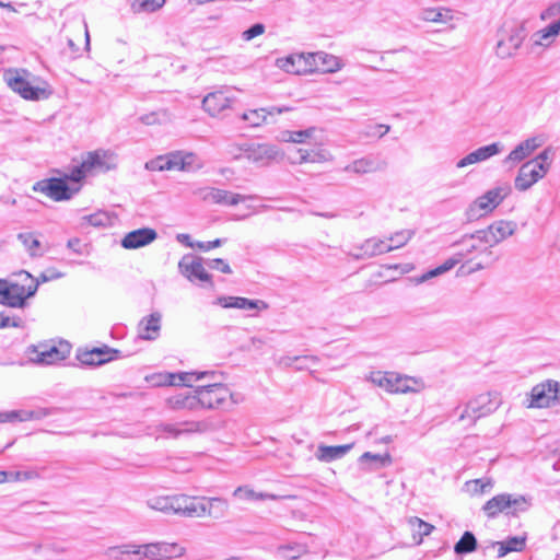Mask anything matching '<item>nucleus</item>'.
Wrapping results in <instances>:
<instances>
[{"mask_svg":"<svg viewBox=\"0 0 560 560\" xmlns=\"http://www.w3.org/2000/svg\"><path fill=\"white\" fill-rule=\"evenodd\" d=\"M39 280L26 270H20L10 279H0V303L10 307H22L26 299L38 289Z\"/></svg>","mask_w":560,"mask_h":560,"instance_id":"obj_1","label":"nucleus"},{"mask_svg":"<svg viewBox=\"0 0 560 560\" xmlns=\"http://www.w3.org/2000/svg\"><path fill=\"white\" fill-rule=\"evenodd\" d=\"M176 513L186 517L222 518L229 508L226 500L222 498H196L185 494L177 495Z\"/></svg>","mask_w":560,"mask_h":560,"instance_id":"obj_2","label":"nucleus"},{"mask_svg":"<svg viewBox=\"0 0 560 560\" xmlns=\"http://www.w3.org/2000/svg\"><path fill=\"white\" fill-rule=\"evenodd\" d=\"M366 380L389 394L419 393L424 388L421 380L396 372L372 371Z\"/></svg>","mask_w":560,"mask_h":560,"instance_id":"obj_3","label":"nucleus"},{"mask_svg":"<svg viewBox=\"0 0 560 560\" xmlns=\"http://www.w3.org/2000/svg\"><path fill=\"white\" fill-rule=\"evenodd\" d=\"M215 372V378L205 377L210 383L194 387L197 409H218L225 405L233 394L228 385L219 381L220 374Z\"/></svg>","mask_w":560,"mask_h":560,"instance_id":"obj_4","label":"nucleus"},{"mask_svg":"<svg viewBox=\"0 0 560 560\" xmlns=\"http://www.w3.org/2000/svg\"><path fill=\"white\" fill-rule=\"evenodd\" d=\"M231 152L235 159H246L258 166H267L282 159V151L272 143L244 142L232 145Z\"/></svg>","mask_w":560,"mask_h":560,"instance_id":"obj_5","label":"nucleus"},{"mask_svg":"<svg viewBox=\"0 0 560 560\" xmlns=\"http://www.w3.org/2000/svg\"><path fill=\"white\" fill-rule=\"evenodd\" d=\"M530 506V499L522 494L500 493L492 497L482 505V512L488 518H495L499 514L517 515L526 512Z\"/></svg>","mask_w":560,"mask_h":560,"instance_id":"obj_6","label":"nucleus"},{"mask_svg":"<svg viewBox=\"0 0 560 560\" xmlns=\"http://www.w3.org/2000/svg\"><path fill=\"white\" fill-rule=\"evenodd\" d=\"M550 168L549 150H544L535 159L522 164L514 179V187L518 191H526L538 180L545 177Z\"/></svg>","mask_w":560,"mask_h":560,"instance_id":"obj_7","label":"nucleus"},{"mask_svg":"<svg viewBox=\"0 0 560 560\" xmlns=\"http://www.w3.org/2000/svg\"><path fill=\"white\" fill-rule=\"evenodd\" d=\"M511 191L512 188L508 183L497 185L487 190L483 195L476 198L467 208L466 215L468 220H477L491 213L502 203Z\"/></svg>","mask_w":560,"mask_h":560,"instance_id":"obj_8","label":"nucleus"},{"mask_svg":"<svg viewBox=\"0 0 560 560\" xmlns=\"http://www.w3.org/2000/svg\"><path fill=\"white\" fill-rule=\"evenodd\" d=\"M30 73L23 69H9L4 71L3 79L8 86L25 100L39 101L49 96V92L39 86H34L28 80Z\"/></svg>","mask_w":560,"mask_h":560,"instance_id":"obj_9","label":"nucleus"},{"mask_svg":"<svg viewBox=\"0 0 560 560\" xmlns=\"http://www.w3.org/2000/svg\"><path fill=\"white\" fill-rule=\"evenodd\" d=\"M500 400L495 394L482 393L471 398L465 405L464 410L458 416L459 422L474 425L482 417L489 416L498 409Z\"/></svg>","mask_w":560,"mask_h":560,"instance_id":"obj_10","label":"nucleus"},{"mask_svg":"<svg viewBox=\"0 0 560 560\" xmlns=\"http://www.w3.org/2000/svg\"><path fill=\"white\" fill-rule=\"evenodd\" d=\"M524 27L517 24H504L498 32L494 54L500 59H509L516 55L524 42Z\"/></svg>","mask_w":560,"mask_h":560,"instance_id":"obj_11","label":"nucleus"},{"mask_svg":"<svg viewBox=\"0 0 560 560\" xmlns=\"http://www.w3.org/2000/svg\"><path fill=\"white\" fill-rule=\"evenodd\" d=\"M215 375L217 374L214 371H194L179 373L160 372L147 376L145 381L154 387L179 385L194 387L192 384L195 382L201 381L205 377L215 378Z\"/></svg>","mask_w":560,"mask_h":560,"instance_id":"obj_12","label":"nucleus"},{"mask_svg":"<svg viewBox=\"0 0 560 560\" xmlns=\"http://www.w3.org/2000/svg\"><path fill=\"white\" fill-rule=\"evenodd\" d=\"M195 195L205 202L224 207H234L248 200L258 199V196L256 195H242L214 187L200 188L195 191Z\"/></svg>","mask_w":560,"mask_h":560,"instance_id":"obj_13","label":"nucleus"},{"mask_svg":"<svg viewBox=\"0 0 560 560\" xmlns=\"http://www.w3.org/2000/svg\"><path fill=\"white\" fill-rule=\"evenodd\" d=\"M276 65L287 73L307 74L316 71V57L315 52L292 54L278 58Z\"/></svg>","mask_w":560,"mask_h":560,"instance_id":"obj_14","label":"nucleus"},{"mask_svg":"<svg viewBox=\"0 0 560 560\" xmlns=\"http://www.w3.org/2000/svg\"><path fill=\"white\" fill-rule=\"evenodd\" d=\"M33 190L44 194L54 201H66L70 200L79 188L72 189L65 179L51 177L36 182Z\"/></svg>","mask_w":560,"mask_h":560,"instance_id":"obj_15","label":"nucleus"},{"mask_svg":"<svg viewBox=\"0 0 560 560\" xmlns=\"http://www.w3.org/2000/svg\"><path fill=\"white\" fill-rule=\"evenodd\" d=\"M207 428L206 421L187 420L176 423L162 422L155 427V432L161 438L177 439L184 434L202 433Z\"/></svg>","mask_w":560,"mask_h":560,"instance_id":"obj_16","label":"nucleus"},{"mask_svg":"<svg viewBox=\"0 0 560 560\" xmlns=\"http://www.w3.org/2000/svg\"><path fill=\"white\" fill-rule=\"evenodd\" d=\"M32 362L37 364H54L65 360L70 353V345L68 342H60L57 346H39L31 347L28 349Z\"/></svg>","mask_w":560,"mask_h":560,"instance_id":"obj_17","label":"nucleus"},{"mask_svg":"<svg viewBox=\"0 0 560 560\" xmlns=\"http://www.w3.org/2000/svg\"><path fill=\"white\" fill-rule=\"evenodd\" d=\"M559 383L547 380L534 386L528 395V408H546L549 407L558 397Z\"/></svg>","mask_w":560,"mask_h":560,"instance_id":"obj_18","label":"nucleus"},{"mask_svg":"<svg viewBox=\"0 0 560 560\" xmlns=\"http://www.w3.org/2000/svg\"><path fill=\"white\" fill-rule=\"evenodd\" d=\"M236 101V96L229 88H222L208 93L202 100V108L211 117L219 116L222 112L230 108Z\"/></svg>","mask_w":560,"mask_h":560,"instance_id":"obj_19","label":"nucleus"},{"mask_svg":"<svg viewBox=\"0 0 560 560\" xmlns=\"http://www.w3.org/2000/svg\"><path fill=\"white\" fill-rule=\"evenodd\" d=\"M117 167V155L109 150H95L88 152L83 158V168L91 174L105 173Z\"/></svg>","mask_w":560,"mask_h":560,"instance_id":"obj_20","label":"nucleus"},{"mask_svg":"<svg viewBox=\"0 0 560 560\" xmlns=\"http://www.w3.org/2000/svg\"><path fill=\"white\" fill-rule=\"evenodd\" d=\"M186 553V548L177 542L154 541L148 542L144 557L148 560H166L180 558Z\"/></svg>","mask_w":560,"mask_h":560,"instance_id":"obj_21","label":"nucleus"},{"mask_svg":"<svg viewBox=\"0 0 560 560\" xmlns=\"http://www.w3.org/2000/svg\"><path fill=\"white\" fill-rule=\"evenodd\" d=\"M179 272L189 281L209 282L211 276L203 266V259L194 255H185L178 262Z\"/></svg>","mask_w":560,"mask_h":560,"instance_id":"obj_22","label":"nucleus"},{"mask_svg":"<svg viewBox=\"0 0 560 560\" xmlns=\"http://www.w3.org/2000/svg\"><path fill=\"white\" fill-rule=\"evenodd\" d=\"M544 141L542 136H535L520 142L504 159V164L513 166L524 161L541 147Z\"/></svg>","mask_w":560,"mask_h":560,"instance_id":"obj_23","label":"nucleus"},{"mask_svg":"<svg viewBox=\"0 0 560 560\" xmlns=\"http://www.w3.org/2000/svg\"><path fill=\"white\" fill-rule=\"evenodd\" d=\"M502 151V145L499 142H493L488 145L480 147L475 151L468 153L456 163L457 168H465L469 165L486 162L492 156L499 154Z\"/></svg>","mask_w":560,"mask_h":560,"instance_id":"obj_24","label":"nucleus"},{"mask_svg":"<svg viewBox=\"0 0 560 560\" xmlns=\"http://www.w3.org/2000/svg\"><path fill=\"white\" fill-rule=\"evenodd\" d=\"M291 108L288 106H270L268 108H257L244 112L241 119L246 121L249 127H260L268 122L269 116L280 115L289 112Z\"/></svg>","mask_w":560,"mask_h":560,"instance_id":"obj_25","label":"nucleus"},{"mask_svg":"<svg viewBox=\"0 0 560 560\" xmlns=\"http://www.w3.org/2000/svg\"><path fill=\"white\" fill-rule=\"evenodd\" d=\"M156 237L155 230L142 228L127 233L121 240V246L126 249H137L151 244Z\"/></svg>","mask_w":560,"mask_h":560,"instance_id":"obj_26","label":"nucleus"},{"mask_svg":"<svg viewBox=\"0 0 560 560\" xmlns=\"http://www.w3.org/2000/svg\"><path fill=\"white\" fill-rule=\"evenodd\" d=\"M358 249L359 252L349 253L354 259L372 258L390 252V247H387V241L378 237L365 240Z\"/></svg>","mask_w":560,"mask_h":560,"instance_id":"obj_27","label":"nucleus"},{"mask_svg":"<svg viewBox=\"0 0 560 560\" xmlns=\"http://www.w3.org/2000/svg\"><path fill=\"white\" fill-rule=\"evenodd\" d=\"M52 415L51 409L37 408L34 410H10L0 412V423L5 422H24L30 420H39Z\"/></svg>","mask_w":560,"mask_h":560,"instance_id":"obj_28","label":"nucleus"},{"mask_svg":"<svg viewBox=\"0 0 560 560\" xmlns=\"http://www.w3.org/2000/svg\"><path fill=\"white\" fill-rule=\"evenodd\" d=\"M162 315L153 312L138 324V337L143 340H155L160 336Z\"/></svg>","mask_w":560,"mask_h":560,"instance_id":"obj_29","label":"nucleus"},{"mask_svg":"<svg viewBox=\"0 0 560 560\" xmlns=\"http://www.w3.org/2000/svg\"><path fill=\"white\" fill-rule=\"evenodd\" d=\"M560 34V20L551 21L546 27L530 36L533 47H549Z\"/></svg>","mask_w":560,"mask_h":560,"instance_id":"obj_30","label":"nucleus"},{"mask_svg":"<svg viewBox=\"0 0 560 560\" xmlns=\"http://www.w3.org/2000/svg\"><path fill=\"white\" fill-rule=\"evenodd\" d=\"M218 303L224 308L267 310L268 304L261 300H249L242 296H221Z\"/></svg>","mask_w":560,"mask_h":560,"instance_id":"obj_31","label":"nucleus"},{"mask_svg":"<svg viewBox=\"0 0 560 560\" xmlns=\"http://www.w3.org/2000/svg\"><path fill=\"white\" fill-rule=\"evenodd\" d=\"M113 353H118L108 347L93 348L78 355L79 361L84 365H101L114 359Z\"/></svg>","mask_w":560,"mask_h":560,"instance_id":"obj_32","label":"nucleus"},{"mask_svg":"<svg viewBox=\"0 0 560 560\" xmlns=\"http://www.w3.org/2000/svg\"><path fill=\"white\" fill-rule=\"evenodd\" d=\"M165 405L170 410H188L195 411L197 410L196 395L195 390L189 393H177L175 395L170 396L165 400Z\"/></svg>","mask_w":560,"mask_h":560,"instance_id":"obj_33","label":"nucleus"},{"mask_svg":"<svg viewBox=\"0 0 560 560\" xmlns=\"http://www.w3.org/2000/svg\"><path fill=\"white\" fill-rule=\"evenodd\" d=\"M352 447L353 443L336 446L320 444L317 447L315 456L319 462L331 463L336 459L342 458Z\"/></svg>","mask_w":560,"mask_h":560,"instance_id":"obj_34","label":"nucleus"},{"mask_svg":"<svg viewBox=\"0 0 560 560\" xmlns=\"http://www.w3.org/2000/svg\"><path fill=\"white\" fill-rule=\"evenodd\" d=\"M296 154L298 156L293 159L294 163H324L332 160L330 152L323 148L313 150L299 149Z\"/></svg>","mask_w":560,"mask_h":560,"instance_id":"obj_35","label":"nucleus"},{"mask_svg":"<svg viewBox=\"0 0 560 560\" xmlns=\"http://www.w3.org/2000/svg\"><path fill=\"white\" fill-rule=\"evenodd\" d=\"M18 240L23 245L25 252L32 258H38L44 256L42 243L34 232H22L16 235Z\"/></svg>","mask_w":560,"mask_h":560,"instance_id":"obj_36","label":"nucleus"},{"mask_svg":"<svg viewBox=\"0 0 560 560\" xmlns=\"http://www.w3.org/2000/svg\"><path fill=\"white\" fill-rule=\"evenodd\" d=\"M526 540H527V535L523 534L521 536L508 537L503 541L495 542V546H498L499 557H503L510 552L522 551L526 546Z\"/></svg>","mask_w":560,"mask_h":560,"instance_id":"obj_37","label":"nucleus"},{"mask_svg":"<svg viewBox=\"0 0 560 560\" xmlns=\"http://www.w3.org/2000/svg\"><path fill=\"white\" fill-rule=\"evenodd\" d=\"M456 256L457 257H452V258L447 259L446 261H444L441 266L433 268V269L424 272L420 277L416 278V283H423L425 281H429L432 278L439 277V276L445 273L446 271L451 270L452 268H454L464 258L463 254H457Z\"/></svg>","mask_w":560,"mask_h":560,"instance_id":"obj_38","label":"nucleus"},{"mask_svg":"<svg viewBox=\"0 0 560 560\" xmlns=\"http://www.w3.org/2000/svg\"><path fill=\"white\" fill-rule=\"evenodd\" d=\"M456 256L457 257H452V258L447 259L446 261H444L441 266L433 268V269L424 272L420 277L416 278V283H423L425 281H429L432 278L439 277V276L445 273L446 271L451 270L452 268H454L464 258L463 254H457Z\"/></svg>","mask_w":560,"mask_h":560,"instance_id":"obj_39","label":"nucleus"},{"mask_svg":"<svg viewBox=\"0 0 560 560\" xmlns=\"http://www.w3.org/2000/svg\"><path fill=\"white\" fill-rule=\"evenodd\" d=\"M177 501V495L155 497L149 499L147 504L152 510L164 513L173 512L175 514Z\"/></svg>","mask_w":560,"mask_h":560,"instance_id":"obj_40","label":"nucleus"},{"mask_svg":"<svg viewBox=\"0 0 560 560\" xmlns=\"http://www.w3.org/2000/svg\"><path fill=\"white\" fill-rule=\"evenodd\" d=\"M378 170L380 166L377 162L371 158L358 159L345 167V172L354 173L359 175L376 172Z\"/></svg>","mask_w":560,"mask_h":560,"instance_id":"obj_41","label":"nucleus"},{"mask_svg":"<svg viewBox=\"0 0 560 560\" xmlns=\"http://www.w3.org/2000/svg\"><path fill=\"white\" fill-rule=\"evenodd\" d=\"M421 19L428 22L434 23H447L453 19L452 11L450 9H424L421 12Z\"/></svg>","mask_w":560,"mask_h":560,"instance_id":"obj_42","label":"nucleus"},{"mask_svg":"<svg viewBox=\"0 0 560 560\" xmlns=\"http://www.w3.org/2000/svg\"><path fill=\"white\" fill-rule=\"evenodd\" d=\"M415 230L404 229L393 233L387 241V247H390V252L404 247L413 236Z\"/></svg>","mask_w":560,"mask_h":560,"instance_id":"obj_43","label":"nucleus"},{"mask_svg":"<svg viewBox=\"0 0 560 560\" xmlns=\"http://www.w3.org/2000/svg\"><path fill=\"white\" fill-rule=\"evenodd\" d=\"M494 232L499 242L513 235L517 229V224L514 221L499 220L489 225Z\"/></svg>","mask_w":560,"mask_h":560,"instance_id":"obj_44","label":"nucleus"},{"mask_svg":"<svg viewBox=\"0 0 560 560\" xmlns=\"http://www.w3.org/2000/svg\"><path fill=\"white\" fill-rule=\"evenodd\" d=\"M316 57V71L319 70V62L323 65L322 71L325 72H335L341 69V61L339 58L328 55L326 52L319 51L315 52Z\"/></svg>","mask_w":560,"mask_h":560,"instance_id":"obj_45","label":"nucleus"},{"mask_svg":"<svg viewBox=\"0 0 560 560\" xmlns=\"http://www.w3.org/2000/svg\"><path fill=\"white\" fill-rule=\"evenodd\" d=\"M166 0H131L130 8L133 13H153L160 10Z\"/></svg>","mask_w":560,"mask_h":560,"instance_id":"obj_46","label":"nucleus"},{"mask_svg":"<svg viewBox=\"0 0 560 560\" xmlns=\"http://www.w3.org/2000/svg\"><path fill=\"white\" fill-rule=\"evenodd\" d=\"M465 487L471 495H481L491 491L493 481L489 478H479L467 481Z\"/></svg>","mask_w":560,"mask_h":560,"instance_id":"obj_47","label":"nucleus"},{"mask_svg":"<svg viewBox=\"0 0 560 560\" xmlns=\"http://www.w3.org/2000/svg\"><path fill=\"white\" fill-rule=\"evenodd\" d=\"M144 167L151 172L173 171L174 165L171 153L159 155L155 159L148 161Z\"/></svg>","mask_w":560,"mask_h":560,"instance_id":"obj_48","label":"nucleus"},{"mask_svg":"<svg viewBox=\"0 0 560 560\" xmlns=\"http://www.w3.org/2000/svg\"><path fill=\"white\" fill-rule=\"evenodd\" d=\"M475 240L479 241L482 244V248L485 249V252H487V255H491L489 248L500 243L490 226H488L485 230L477 231L475 233Z\"/></svg>","mask_w":560,"mask_h":560,"instance_id":"obj_49","label":"nucleus"},{"mask_svg":"<svg viewBox=\"0 0 560 560\" xmlns=\"http://www.w3.org/2000/svg\"><path fill=\"white\" fill-rule=\"evenodd\" d=\"M477 547L476 537L471 532H465L460 539L455 544L454 551L457 555L472 552Z\"/></svg>","mask_w":560,"mask_h":560,"instance_id":"obj_50","label":"nucleus"},{"mask_svg":"<svg viewBox=\"0 0 560 560\" xmlns=\"http://www.w3.org/2000/svg\"><path fill=\"white\" fill-rule=\"evenodd\" d=\"M139 120L147 126L163 125L171 120V115L166 109H160L140 116Z\"/></svg>","mask_w":560,"mask_h":560,"instance_id":"obj_51","label":"nucleus"},{"mask_svg":"<svg viewBox=\"0 0 560 560\" xmlns=\"http://www.w3.org/2000/svg\"><path fill=\"white\" fill-rule=\"evenodd\" d=\"M182 172H196L205 166L203 160L194 152L183 151Z\"/></svg>","mask_w":560,"mask_h":560,"instance_id":"obj_52","label":"nucleus"},{"mask_svg":"<svg viewBox=\"0 0 560 560\" xmlns=\"http://www.w3.org/2000/svg\"><path fill=\"white\" fill-rule=\"evenodd\" d=\"M306 552L304 545H284L277 549V555L283 559L293 560Z\"/></svg>","mask_w":560,"mask_h":560,"instance_id":"obj_53","label":"nucleus"},{"mask_svg":"<svg viewBox=\"0 0 560 560\" xmlns=\"http://www.w3.org/2000/svg\"><path fill=\"white\" fill-rule=\"evenodd\" d=\"M408 525L413 530L415 535L416 534L419 535V537H420L419 541H421L424 536L430 535L432 533V530L434 529L433 525L422 521L421 518H419L417 516L409 517Z\"/></svg>","mask_w":560,"mask_h":560,"instance_id":"obj_54","label":"nucleus"},{"mask_svg":"<svg viewBox=\"0 0 560 560\" xmlns=\"http://www.w3.org/2000/svg\"><path fill=\"white\" fill-rule=\"evenodd\" d=\"M104 555L109 560H126L127 557H130V545H129V542H127V544L108 547L104 551Z\"/></svg>","mask_w":560,"mask_h":560,"instance_id":"obj_55","label":"nucleus"},{"mask_svg":"<svg viewBox=\"0 0 560 560\" xmlns=\"http://www.w3.org/2000/svg\"><path fill=\"white\" fill-rule=\"evenodd\" d=\"M82 220L95 228L108 226L112 223L109 214L105 211H97L95 213L84 215Z\"/></svg>","mask_w":560,"mask_h":560,"instance_id":"obj_56","label":"nucleus"},{"mask_svg":"<svg viewBox=\"0 0 560 560\" xmlns=\"http://www.w3.org/2000/svg\"><path fill=\"white\" fill-rule=\"evenodd\" d=\"M462 246L463 249L459 254H463L464 257L469 256L475 252L478 254H487V252H485V249L482 248V244L479 241L475 240V233L464 238L462 241Z\"/></svg>","mask_w":560,"mask_h":560,"instance_id":"obj_57","label":"nucleus"},{"mask_svg":"<svg viewBox=\"0 0 560 560\" xmlns=\"http://www.w3.org/2000/svg\"><path fill=\"white\" fill-rule=\"evenodd\" d=\"M315 128H308L300 131H284L282 132V140L285 142L304 143L306 139L311 138Z\"/></svg>","mask_w":560,"mask_h":560,"instance_id":"obj_58","label":"nucleus"},{"mask_svg":"<svg viewBox=\"0 0 560 560\" xmlns=\"http://www.w3.org/2000/svg\"><path fill=\"white\" fill-rule=\"evenodd\" d=\"M233 497L242 501H257L262 500V492H256L248 486H241L234 490Z\"/></svg>","mask_w":560,"mask_h":560,"instance_id":"obj_59","label":"nucleus"},{"mask_svg":"<svg viewBox=\"0 0 560 560\" xmlns=\"http://www.w3.org/2000/svg\"><path fill=\"white\" fill-rule=\"evenodd\" d=\"M540 19L542 21H556L557 19L560 20V3L555 2L551 5H549L546 10H544L540 13Z\"/></svg>","mask_w":560,"mask_h":560,"instance_id":"obj_60","label":"nucleus"},{"mask_svg":"<svg viewBox=\"0 0 560 560\" xmlns=\"http://www.w3.org/2000/svg\"><path fill=\"white\" fill-rule=\"evenodd\" d=\"M205 264L210 269L219 270V271H221L223 273H228V275L232 273V269H231L230 265L221 258L207 259V260H205Z\"/></svg>","mask_w":560,"mask_h":560,"instance_id":"obj_61","label":"nucleus"},{"mask_svg":"<svg viewBox=\"0 0 560 560\" xmlns=\"http://www.w3.org/2000/svg\"><path fill=\"white\" fill-rule=\"evenodd\" d=\"M360 463H365L368 460H374L380 463L381 466H385L389 464L390 457L389 455H380V454H373L371 452H365L360 456Z\"/></svg>","mask_w":560,"mask_h":560,"instance_id":"obj_62","label":"nucleus"},{"mask_svg":"<svg viewBox=\"0 0 560 560\" xmlns=\"http://www.w3.org/2000/svg\"><path fill=\"white\" fill-rule=\"evenodd\" d=\"M10 480L13 481H22L39 478V474L36 470H26V471H14L8 474Z\"/></svg>","mask_w":560,"mask_h":560,"instance_id":"obj_63","label":"nucleus"},{"mask_svg":"<svg viewBox=\"0 0 560 560\" xmlns=\"http://www.w3.org/2000/svg\"><path fill=\"white\" fill-rule=\"evenodd\" d=\"M92 175L89 168H83V161L79 166H75L71 170L68 178L72 182L79 183L86 176Z\"/></svg>","mask_w":560,"mask_h":560,"instance_id":"obj_64","label":"nucleus"}]
</instances>
